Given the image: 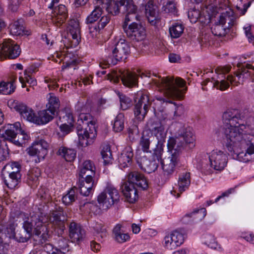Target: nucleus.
Here are the masks:
<instances>
[{"instance_id": "nucleus-1", "label": "nucleus", "mask_w": 254, "mask_h": 254, "mask_svg": "<svg viewBox=\"0 0 254 254\" xmlns=\"http://www.w3.org/2000/svg\"><path fill=\"white\" fill-rule=\"evenodd\" d=\"M222 118L224 124L239 127L226 131L225 134L228 149L233 150L243 146L247 147L249 155L254 154V128L244 124V117L242 113L238 110H230L223 113Z\"/></svg>"}, {"instance_id": "nucleus-2", "label": "nucleus", "mask_w": 254, "mask_h": 254, "mask_svg": "<svg viewBox=\"0 0 254 254\" xmlns=\"http://www.w3.org/2000/svg\"><path fill=\"white\" fill-rule=\"evenodd\" d=\"M65 215L63 208L57 206L49 215L38 211L30 213L29 216H26L24 213H21L19 218L23 219L22 224L24 230L32 234L37 236L41 235V237L45 240L49 237L48 228L50 225L58 229L60 233L63 232L65 229Z\"/></svg>"}, {"instance_id": "nucleus-3", "label": "nucleus", "mask_w": 254, "mask_h": 254, "mask_svg": "<svg viewBox=\"0 0 254 254\" xmlns=\"http://www.w3.org/2000/svg\"><path fill=\"white\" fill-rule=\"evenodd\" d=\"M154 83L159 89L163 91L166 98L158 96L156 98L155 104L158 110L162 113L168 104H173L174 107V117L180 116L184 112V107L182 104H177L173 102L172 99H181L183 98L187 88L184 87L186 85V81L180 77L175 79L171 77H159L158 79L153 80Z\"/></svg>"}, {"instance_id": "nucleus-4", "label": "nucleus", "mask_w": 254, "mask_h": 254, "mask_svg": "<svg viewBox=\"0 0 254 254\" xmlns=\"http://www.w3.org/2000/svg\"><path fill=\"white\" fill-rule=\"evenodd\" d=\"M105 51L107 59L101 60L99 63L102 68L126 60L130 53V47L124 39H120L117 42L109 43Z\"/></svg>"}, {"instance_id": "nucleus-5", "label": "nucleus", "mask_w": 254, "mask_h": 254, "mask_svg": "<svg viewBox=\"0 0 254 254\" xmlns=\"http://www.w3.org/2000/svg\"><path fill=\"white\" fill-rule=\"evenodd\" d=\"M91 119L90 114L81 113L79 115L76 124L79 143L82 147L91 144L96 137L95 122Z\"/></svg>"}, {"instance_id": "nucleus-6", "label": "nucleus", "mask_w": 254, "mask_h": 254, "mask_svg": "<svg viewBox=\"0 0 254 254\" xmlns=\"http://www.w3.org/2000/svg\"><path fill=\"white\" fill-rule=\"evenodd\" d=\"M195 140L192 128L184 126L178 130L176 138L170 137L168 139V148L173 149L180 152L186 145L191 149L195 146Z\"/></svg>"}, {"instance_id": "nucleus-7", "label": "nucleus", "mask_w": 254, "mask_h": 254, "mask_svg": "<svg viewBox=\"0 0 254 254\" xmlns=\"http://www.w3.org/2000/svg\"><path fill=\"white\" fill-rule=\"evenodd\" d=\"M209 165H202L200 169L204 174L210 175L214 171L220 172L223 170L228 163V156L221 150L215 149L208 153Z\"/></svg>"}, {"instance_id": "nucleus-8", "label": "nucleus", "mask_w": 254, "mask_h": 254, "mask_svg": "<svg viewBox=\"0 0 254 254\" xmlns=\"http://www.w3.org/2000/svg\"><path fill=\"white\" fill-rule=\"evenodd\" d=\"M236 18L234 12L226 11L220 15L219 19L211 27L212 34L216 36H225L229 31L230 28L235 25Z\"/></svg>"}, {"instance_id": "nucleus-9", "label": "nucleus", "mask_w": 254, "mask_h": 254, "mask_svg": "<svg viewBox=\"0 0 254 254\" xmlns=\"http://www.w3.org/2000/svg\"><path fill=\"white\" fill-rule=\"evenodd\" d=\"M134 7L131 0H117L116 1L110 0L105 7L106 10L113 15H116L120 12L127 13L125 18L126 22L127 21L133 20V17L131 16L130 12L134 11Z\"/></svg>"}, {"instance_id": "nucleus-10", "label": "nucleus", "mask_w": 254, "mask_h": 254, "mask_svg": "<svg viewBox=\"0 0 254 254\" xmlns=\"http://www.w3.org/2000/svg\"><path fill=\"white\" fill-rule=\"evenodd\" d=\"M120 194L117 189L111 184H107L104 190L97 196L98 204L105 210L120 200Z\"/></svg>"}, {"instance_id": "nucleus-11", "label": "nucleus", "mask_w": 254, "mask_h": 254, "mask_svg": "<svg viewBox=\"0 0 254 254\" xmlns=\"http://www.w3.org/2000/svg\"><path fill=\"white\" fill-rule=\"evenodd\" d=\"M162 115V117H160V120L150 119L146 124L151 134L156 137L157 140L165 139L167 135V122L170 120L166 114Z\"/></svg>"}, {"instance_id": "nucleus-12", "label": "nucleus", "mask_w": 254, "mask_h": 254, "mask_svg": "<svg viewBox=\"0 0 254 254\" xmlns=\"http://www.w3.org/2000/svg\"><path fill=\"white\" fill-rule=\"evenodd\" d=\"M226 125L223 127L221 130L222 134V137L225 144V146L227 150L231 153L234 159L238 160L240 162H247L250 160V155L247 152V147H243V146H239L233 150H230L228 148L227 141L226 135L225 134L226 131L229 130H232L235 128H238L237 126H232L230 124H225Z\"/></svg>"}, {"instance_id": "nucleus-13", "label": "nucleus", "mask_w": 254, "mask_h": 254, "mask_svg": "<svg viewBox=\"0 0 254 254\" xmlns=\"http://www.w3.org/2000/svg\"><path fill=\"white\" fill-rule=\"evenodd\" d=\"M135 103L134 113L137 120L141 121L144 119L150 107L148 96L142 91H138L134 98Z\"/></svg>"}, {"instance_id": "nucleus-14", "label": "nucleus", "mask_w": 254, "mask_h": 254, "mask_svg": "<svg viewBox=\"0 0 254 254\" xmlns=\"http://www.w3.org/2000/svg\"><path fill=\"white\" fill-rule=\"evenodd\" d=\"M20 169V165L15 162L6 164L3 168L8 174V178L4 181L8 188L12 189L17 185L21 178Z\"/></svg>"}, {"instance_id": "nucleus-15", "label": "nucleus", "mask_w": 254, "mask_h": 254, "mask_svg": "<svg viewBox=\"0 0 254 254\" xmlns=\"http://www.w3.org/2000/svg\"><path fill=\"white\" fill-rule=\"evenodd\" d=\"M125 20L123 25L124 31L126 33L127 36L131 40L136 41H141L144 39L145 36V30L144 27L141 24L132 22L131 24H128V22Z\"/></svg>"}, {"instance_id": "nucleus-16", "label": "nucleus", "mask_w": 254, "mask_h": 254, "mask_svg": "<svg viewBox=\"0 0 254 254\" xmlns=\"http://www.w3.org/2000/svg\"><path fill=\"white\" fill-rule=\"evenodd\" d=\"M20 53L19 46L9 39H4L0 43V55H4L8 59H14L19 56Z\"/></svg>"}, {"instance_id": "nucleus-17", "label": "nucleus", "mask_w": 254, "mask_h": 254, "mask_svg": "<svg viewBox=\"0 0 254 254\" xmlns=\"http://www.w3.org/2000/svg\"><path fill=\"white\" fill-rule=\"evenodd\" d=\"M19 132H22L21 124L19 122H16L8 125L5 130L4 137L5 139L9 140L15 145L21 146L24 143V141L20 137Z\"/></svg>"}, {"instance_id": "nucleus-18", "label": "nucleus", "mask_w": 254, "mask_h": 254, "mask_svg": "<svg viewBox=\"0 0 254 254\" xmlns=\"http://www.w3.org/2000/svg\"><path fill=\"white\" fill-rule=\"evenodd\" d=\"M244 73H246L245 69L241 73H237L235 76L232 75L224 76V79L214 81L213 87L221 91H224L229 88L230 84L233 86H238L243 82L241 75Z\"/></svg>"}, {"instance_id": "nucleus-19", "label": "nucleus", "mask_w": 254, "mask_h": 254, "mask_svg": "<svg viewBox=\"0 0 254 254\" xmlns=\"http://www.w3.org/2000/svg\"><path fill=\"white\" fill-rule=\"evenodd\" d=\"M171 152V155L168 157L161 159L160 164H161L162 169L164 175L169 176L174 172L175 168L178 162V157L180 152L174 150L169 149Z\"/></svg>"}, {"instance_id": "nucleus-20", "label": "nucleus", "mask_w": 254, "mask_h": 254, "mask_svg": "<svg viewBox=\"0 0 254 254\" xmlns=\"http://www.w3.org/2000/svg\"><path fill=\"white\" fill-rule=\"evenodd\" d=\"M49 144L43 139L35 141L27 149V153L31 156H37L38 162L43 160L48 153Z\"/></svg>"}, {"instance_id": "nucleus-21", "label": "nucleus", "mask_w": 254, "mask_h": 254, "mask_svg": "<svg viewBox=\"0 0 254 254\" xmlns=\"http://www.w3.org/2000/svg\"><path fill=\"white\" fill-rule=\"evenodd\" d=\"M184 234L178 231H174L171 234L164 238V246L168 249H175L177 247L182 245L184 241Z\"/></svg>"}, {"instance_id": "nucleus-22", "label": "nucleus", "mask_w": 254, "mask_h": 254, "mask_svg": "<svg viewBox=\"0 0 254 254\" xmlns=\"http://www.w3.org/2000/svg\"><path fill=\"white\" fill-rule=\"evenodd\" d=\"M161 161L158 159L152 156L151 159L146 157H142L137 163L140 169L148 174L155 172L158 168Z\"/></svg>"}, {"instance_id": "nucleus-23", "label": "nucleus", "mask_w": 254, "mask_h": 254, "mask_svg": "<svg viewBox=\"0 0 254 254\" xmlns=\"http://www.w3.org/2000/svg\"><path fill=\"white\" fill-rule=\"evenodd\" d=\"M190 184V172H184L181 173L178 181V192L176 190L171 191V193L178 198L180 194L189 189Z\"/></svg>"}, {"instance_id": "nucleus-24", "label": "nucleus", "mask_w": 254, "mask_h": 254, "mask_svg": "<svg viewBox=\"0 0 254 254\" xmlns=\"http://www.w3.org/2000/svg\"><path fill=\"white\" fill-rule=\"evenodd\" d=\"M124 183H129L134 186L145 190L148 187V182L144 176L138 172H131L128 175V180Z\"/></svg>"}, {"instance_id": "nucleus-25", "label": "nucleus", "mask_w": 254, "mask_h": 254, "mask_svg": "<svg viewBox=\"0 0 254 254\" xmlns=\"http://www.w3.org/2000/svg\"><path fill=\"white\" fill-rule=\"evenodd\" d=\"M69 34L72 37L71 43L76 47L80 41V28L79 22L74 19H70L68 22Z\"/></svg>"}, {"instance_id": "nucleus-26", "label": "nucleus", "mask_w": 254, "mask_h": 254, "mask_svg": "<svg viewBox=\"0 0 254 254\" xmlns=\"http://www.w3.org/2000/svg\"><path fill=\"white\" fill-rule=\"evenodd\" d=\"M122 191L129 203H134L138 198V193L136 187L129 183H124L121 186Z\"/></svg>"}, {"instance_id": "nucleus-27", "label": "nucleus", "mask_w": 254, "mask_h": 254, "mask_svg": "<svg viewBox=\"0 0 254 254\" xmlns=\"http://www.w3.org/2000/svg\"><path fill=\"white\" fill-rule=\"evenodd\" d=\"M54 16L52 18L53 22L57 26L60 27L66 21L68 16L67 10L64 5L60 4L55 7Z\"/></svg>"}, {"instance_id": "nucleus-28", "label": "nucleus", "mask_w": 254, "mask_h": 254, "mask_svg": "<svg viewBox=\"0 0 254 254\" xmlns=\"http://www.w3.org/2000/svg\"><path fill=\"white\" fill-rule=\"evenodd\" d=\"M69 236L72 242L78 243L84 238L85 231L79 224L72 222L69 225Z\"/></svg>"}, {"instance_id": "nucleus-29", "label": "nucleus", "mask_w": 254, "mask_h": 254, "mask_svg": "<svg viewBox=\"0 0 254 254\" xmlns=\"http://www.w3.org/2000/svg\"><path fill=\"white\" fill-rule=\"evenodd\" d=\"M79 178H93L95 175L96 168L94 163L89 160H86L79 167Z\"/></svg>"}, {"instance_id": "nucleus-30", "label": "nucleus", "mask_w": 254, "mask_h": 254, "mask_svg": "<svg viewBox=\"0 0 254 254\" xmlns=\"http://www.w3.org/2000/svg\"><path fill=\"white\" fill-rule=\"evenodd\" d=\"M145 14L148 22L151 25H155L158 21V10L153 0H149L145 5Z\"/></svg>"}, {"instance_id": "nucleus-31", "label": "nucleus", "mask_w": 254, "mask_h": 254, "mask_svg": "<svg viewBox=\"0 0 254 254\" xmlns=\"http://www.w3.org/2000/svg\"><path fill=\"white\" fill-rule=\"evenodd\" d=\"M56 154L63 157L66 161L72 162L76 157V151L71 148H68L60 143L59 146L54 148Z\"/></svg>"}, {"instance_id": "nucleus-32", "label": "nucleus", "mask_w": 254, "mask_h": 254, "mask_svg": "<svg viewBox=\"0 0 254 254\" xmlns=\"http://www.w3.org/2000/svg\"><path fill=\"white\" fill-rule=\"evenodd\" d=\"M133 156L132 149L130 147L126 148L118 158L119 166L120 168L123 169L129 167L132 163Z\"/></svg>"}, {"instance_id": "nucleus-33", "label": "nucleus", "mask_w": 254, "mask_h": 254, "mask_svg": "<svg viewBox=\"0 0 254 254\" xmlns=\"http://www.w3.org/2000/svg\"><path fill=\"white\" fill-rule=\"evenodd\" d=\"M55 113V112L48 109L39 111L35 120V124L41 125L48 123L54 119Z\"/></svg>"}, {"instance_id": "nucleus-34", "label": "nucleus", "mask_w": 254, "mask_h": 254, "mask_svg": "<svg viewBox=\"0 0 254 254\" xmlns=\"http://www.w3.org/2000/svg\"><path fill=\"white\" fill-rule=\"evenodd\" d=\"M121 80L123 84L128 87L136 86L138 83V77L134 72L126 71L122 74Z\"/></svg>"}, {"instance_id": "nucleus-35", "label": "nucleus", "mask_w": 254, "mask_h": 254, "mask_svg": "<svg viewBox=\"0 0 254 254\" xmlns=\"http://www.w3.org/2000/svg\"><path fill=\"white\" fill-rule=\"evenodd\" d=\"M121 228V225L117 224L113 230V237L115 241L119 243H124L130 239L128 234L124 233Z\"/></svg>"}, {"instance_id": "nucleus-36", "label": "nucleus", "mask_w": 254, "mask_h": 254, "mask_svg": "<svg viewBox=\"0 0 254 254\" xmlns=\"http://www.w3.org/2000/svg\"><path fill=\"white\" fill-rule=\"evenodd\" d=\"M206 215V210L205 208H201L199 209H196L192 212L186 214L183 218L182 220L184 223H188L189 221H188L187 219L189 218H192L193 220H201L205 217Z\"/></svg>"}, {"instance_id": "nucleus-37", "label": "nucleus", "mask_w": 254, "mask_h": 254, "mask_svg": "<svg viewBox=\"0 0 254 254\" xmlns=\"http://www.w3.org/2000/svg\"><path fill=\"white\" fill-rule=\"evenodd\" d=\"M82 207H85L88 212L95 215H100L102 214L103 210H105L100 205L93 202H85L83 205L81 204L80 209H82Z\"/></svg>"}, {"instance_id": "nucleus-38", "label": "nucleus", "mask_w": 254, "mask_h": 254, "mask_svg": "<svg viewBox=\"0 0 254 254\" xmlns=\"http://www.w3.org/2000/svg\"><path fill=\"white\" fill-rule=\"evenodd\" d=\"M188 18L190 19V22L195 23L198 20L202 23H209L210 19H206V21L203 20V18L201 16L200 11L196 9H191L189 10L188 13Z\"/></svg>"}, {"instance_id": "nucleus-39", "label": "nucleus", "mask_w": 254, "mask_h": 254, "mask_svg": "<svg viewBox=\"0 0 254 254\" xmlns=\"http://www.w3.org/2000/svg\"><path fill=\"white\" fill-rule=\"evenodd\" d=\"M125 115L123 113H119L114 120L113 128L115 132H120L125 127Z\"/></svg>"}, {"instance_id": "nucleus-40", "label": "nucleus", "mask_w": 254, "mask_h": 254, "mask_svg": "<svg viewBox=\"0 0 254 254\" xmlns=\"http://www.w3.org/2000/svg\"><path fill=\"white\" fill-rule=\"evenodd\" d=\"M77 189L76 188H71L62 197V201L65 205H68L77 199Z\"/></svg>"}, {"instance_id": "nucleus-41", "label": "nucleus", "mask_w": 254, "mask_h": 254, "mask_svg": "<svg viewBox=\"0 0 254 254\" xmlns=\"http://www.w3.org/2000/svg\"><path fill=\"white\" fill-rule=\"evenodd\" d=\"M103 14V10L101 7L94 6V9L87 16L86 19L87 24H92L97 21Z\"/></svg>"}, {"instance_id": "nucleus-42", "label": "nucleus", "mask_w": 254, "mask_h": 254, "mask_svg": "<svg viewBox=\"0 0 254 254\" xmlns=\"http://www.w3.org/2000/svg\"><path fill=\"white\" fill-rule=\"evenodd\" d=\"M160 3L163 5V10L168 13L176 15L177 9L176 3L172 0H160Z\"/></svg>"}, {"instance_id": "nucleus-43", "label": "nucleus", "mask_w": 254, "mask_h": 254, "mask_svg": "<svg viewBox=\"0 0 254 254\" xmlns=\"http://www.w3.org/2000/svg\"><path fill=\"white\" fill-rule=\"evenodd\" d=\"M184 30V26L181 23L175 22L170 27L169 33L172 38H178L182 35Z\"/></svg>"}, {"instance_id": "nucleus-44", "label": "nucleus", "mask_w": 254, "mask_h": 254, "mask_svg": "<svg viewBox=\"0 0 254 254\" xmlns=\"http://www.w3.org/2000/svg\"><path fill=\"white\" fill-rule=\"evenodd\" d=\"M47 98L48 102L46 105L47 109L56 113L60 106L59 99L53 93H49Z\"/></svg>"}, {"instance_id": "nucleus-45", "label": "nucleus", "mask_w": 254, "mask_h": 254, "mask_svg": "<svg viewBox=\"0 0 254 254\" xmlns=\"http://www.w3.org/2000/svg\"><path fill=\"white\" fill-rule=\"evenodd\" d=\"M24 27L19 20L11 23L9 26V31L11 34L19 36L24 32Z\"/></svg>"}, {"instance_id": "nucleus-46", "label": "nucleus", "mask_w": 254, "mask_h": 254, "mask_svg": "<svg viewBox=\"0 0 254 254\" xmlns=\"http://www.w3.org/2000/svg\"><path fill=\"white\" fill-rule=\"evenodd\" d=\"M15 89L14 82H1L0 83V94L8 95L13 93Z\"/></svg>"}, {"instance_id": "nucleus-47", "label": "nucleus", "mask_w": 254, "mask_h": 254, "mask_svg": "<svg viewBox=\"0 0 254 254\" xmlns=\"http://www.w3.org/2000/svg\"><path fill=\"white\" fill-rule=\"evenodd\" d=\"M101 154L102 158L104 160V163L105 165L108 164L112 162L113 160V157L109 145L107 144L103 147Z\"/></svg>"}, {"instance_id": "nucleus-48", "label": "nucleus", "mask_w": 254, "mask_h": 254, "mask_svg": "<svg viewBox=\"0 0 254 254\" xmlns=\"http://www.w3.org/2000/svg\"><path fill=\"white\" fill-rule=\"evenodd\" d=\"M150 137L143 134L139 139V147L145 153H150L151 152L150 149Z\"/></svg>"}, {"instance_id": "nucleus-49", "label": "nucleus", "mask_w": 254, "mask_h": 254, "mask_svg": "<svg viewBox=\"0 0 254 254\" xmlns=\"http://www.w3.org/2000/svg\"><path fill=\"white\" fill-rule=\"evenodd\" d=\"M236 3V8L241 11L242 15H244L248 8L251 4V1L249 0H233Z\"/></svg>"}, {"instance_id": "nucleus-50", "label": "nucleus", "mask_w": 254, "mask_h": 254, "mask_svg": "<svg viewBox=\"0 0 254 254\" xmlns=\"http://www.w3.org/2000/svg\"><path fill=\"white\" fill-rule=\"evenodd\" d=\"M165 139L157 140V143L156 145L155 148L153 149V153L152 156L158 159L160 161L162 159V155L163 152L164 143Z\"/></svg>"}, {"instance_id": "nucleus-51", "label": "nucleus", "mask_w": 254, "mask_h": 254, "mask_svg": "<svg viewBox=\"0 0 254 254\" xmlns=\"http://www.w3.org/2000/svg\"><path fill=\"white\" fill-rule=\"evenodd\" d=\"M41 254H65V252L58 251L51 244L46 243L43 246Z\"/></svg>"}, {"instance_id": "nucleus-52", "label": "nucleus", "mask_w": 254, "mask_h": 254, "mask_svg": "<svg viewBox=\"0 0 254 254\" xmlns=\"http://www.w3.org/2000/svg\"><path fill=\"white\" fill-rule=\"evenodd\" d=\"M14 239L17 242L24 243L27 242L30 238L32 234L28 233L25 230H22L18 232V230L15 233Z\"/></svg>"}, {"instance_id": "nucleus-53", "label": "nucleus", "mask_w": 254, "mask_h": 254, "mask_svg": "<svg viewBox=\"0 0 254 254\" xmlns=\"http://www.w3.org/2000/svg\"><path fill=\"white\" fill-rule=\"evenodd\" d=\"M204 243L211 249H216L217 248L218 244L214 236L210 234H207L204 235Z\"/></svg>"}, {"instance_id": "nucleus-54", "label": "nucleus", "mask_w": 254, "mask_h": 254, "mask_svg": "<svg viewBox=\"0 0 254 254\" xmlns=\"http://www.w3.org/2000/svg\"><path fill=\"white\" fill-rule=\"evenodd\" d=\"M118 95L122 109L123 110H126L130 108L132 104L131 99L125 95L120 93Z\"/></svg>"}, {"instance_id": "nucleus-55", "label": "nucleus", "mask_w": 254, "mask_h": 254, "mask_svg": "<svg viewBox=\"0 0 254 254\" xmlns=\"http://www.w3.org/2000/svg\"><path fill=\"white\" fill-rule=\"evenodd\" d=\"M100 18L97 25L94 27V29L96 30V31H100L103 29L109 22L111 19L110 16L108 15L101 16Z\"/></svg>"}, {"instance_id": "nucleus-56", "label": "nucleus", "mask_w": 254, "mask_h": 254, "mask_svg": "<svg viewBox=\"0 0 254 254\" xmlns=\"http://www.w3.org/2000/svg\"><path fill=\"white\" fill-rule=\"evenodd\" d=\"M40 170L38 168L31 170L28 175V178L33 182L34 185L37 186L39 184V178L40 177Z\"/></svg>"}, {"instance_id": "nucleus-57", "label": "nucleus", "mask_w": 254, "mask_h": 254, "mask_svg": "<svg viewBox=\"0 0 254 254\" xmlns=\"http://www.w3.org/2000/svg\"><path fill=\"white\" fill-rule=\"evenodd\" d=\"M24 119L27 121L33 122L35 124L36 115H35L33 111L27 107L26 110L21 115Z\"/></svg>"}, {"instance_id": "nucleus-58", "label": "nucleus", "mask_w": 254, "mask_h": 254, "mask_svg": "<svg viewBox=\"0 0 254 254\" xmlns=\"http://www.w3.org/2000/svg\"><path fill=\"white\" fill-rule=\"evenodd\" d=\"M64 115L60 116V121L62 124L73 125L74 119L72 114L70 112H66L64 113Z\"/></svg>"}, {"instance_id": "nucleus-59", "label": "nucleus", "mask_w": 254, "mask_h": 254, "mask_svg": "<svg viewBox=\"0 0 254 254\" xmlns=\"http://www.w3.org/2000/svg\"><path fill=\"white\" fill-rule=\"evenodd\" d=\"M17 224H15L14 222H10L6 230H5V234L6 236L10 239H14L15 236V229Z\"/></svg>"}, {"instance_id": "nucleus-60", "label": "nucleus", "mask_w": 254, "mask_h": 254, "mask_svg": "<svg viewBox=\"0 0 254 254\" xmlns=\"http://www.w3.org/2000/svg\"><path fill=\"white\" fill-rule=\"evenodd\" d=\"M84 184L83 182H79L78 189L80 193L83 196H88L93 191V189H90L89 186H84Z\"/></svg>"}, {"instance_id": "nucleus-61", "label": "nucleus", "mask_w": 254, "mask_h": 254, "mask_svg": "<svg viewBox=\"0 0 254 254\" xmlns=\"http://www.w3.org/2000/svg\"><path fill=\"white\" fill-rule=\"evenodd\" d=\"M58 248H56L58 249V251L64 252L65 253L66 252L68 251V245L66 239L63 238H60L58 240Z\"/></svg>"}, {"instance_id": "nucleus-62", "label": "nucleus", "mask_w": 254, "mask_h": 254, "mask_svg": "<svg viewBox=\"0 0 254 254\" xmlns=\"http://www.w3.org/2000/svg\"><path fill=\"white\" fill-rule=\"evenodd\" d=\"M145 0H131V2L132 5L135 7V10L132 12H130L131 16L133 17V20L136 19L139 20V16L136 14L137 6L134 4V3L138 5H143Z\"/></svg>"}, {"instance_id": "nucleus-63", "label": "nucleus", "mask_w": 254, "mask_h": 254, "mask_svg": "<svg viewBox=\"0 0 254 254\" xmlns=\"http://www.w3.org/2000/svg\"><path fill=\"white\" fill-rule=\"evenodd\" d=\"M93 178H79V182L84 183V186H89L90 189H93L96 183L93 179Z\"/></svg>"}, {"instance_id": "nucleus-64", "label": "nucleus", "mask_w": 254, "mask_h": 254, "mask_svg": "<svg viewBox=\"0 0 254 254\" xmlns=\"http://www.w3.org/2000/svg\"><path fill=\"white\" fill-rule=\"evenodd\" d=\"M22 0H10L9 8L12 11H16Z\"/></svg>"}]
</instances>
